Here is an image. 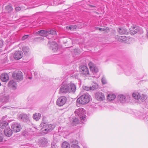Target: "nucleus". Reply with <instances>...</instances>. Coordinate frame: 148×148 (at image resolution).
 Segmentation results:
<instances>
[{
    "label": "nucleus",
    "instance_id": "2eb2a0df",
    "mask_svg": "<svg viewBox=\"0 0 148 148\" xmlns=\"http://www.w3.org/2000/svg\"><path fill=\"white\" fill-rule=\"evenodd\" d=\"M40 145L42 147H45L48 143L47 140L44 138H40L38 142Z\"/></svg>",
    "mask_w": 148,
    "mask_h": 148
},
{
    "label": "nucleus",
    "instance_id": "6e6552de",
    "mask_svg": "<svg viewBox=\"0 0 148 148\" xmlns=\"http://www.w3.org/2000/svg\"><path fill=\"white\" fill-rule=\"evenodd\" d=\"M95 98L98 101H102L105 99V97L103 93L101 92H97L95 94Z\"/></svg>",
    "mask_w": 148,
    "mask_h": 148
},
{
    "label": "nucleus",
    "instance_id": "b1692460",
    "mask_svg": "<svg viewBox=\"0 0 148 148\" xmlns=\"http://www.w3.org/2000/svg\"><path fill=\"white\" fill-rule=\"evenodd\" d=\"M8 125V122L5 121L1 120L0 121V128L3 129L6 127Z\"/></svg>",
    "mask_w": 148,
    "mask_h": 148
},
{
    "label": "nucleus",
    "instance_id": "393cba45",
    "mask_svg": "<svg viewBox=\"0 0 148 148\" xmlns=\"http://www.w3.org/2000/svg\"><path fill=\"white\" fill-rule=\"evenodd\" d=\"M71 124L73 126L76 125L79 123L78 119L75 117L73 118L70 121Z\"/></svg>",
    "mask_w": 148,
    "mask_h": 148
},
{
    "label": "nucleus",
    "instance_id": "a211bd4d",
    "mask_svg": "<svg viewBox=\"0 0 148 148\" xmlns=\"http://www.w3.org/2000/svg\"><path fill=\"white\" fill-rule=\"evenodd\" d=\"M1 79L3 82H6L9 79L8 75L6 73H2L1 76Z\"/></svg>",
    "mask_w": 148,
    "mask_h": 148
},
{
    "label": "nucleus",
    "instance_id": "de8ad7c7",
    "mask_svg": "<svg viewBox=\"0 0 148 148\" xmlns=\"http://www.w3.org/2000/svg\"><path fill=\"white\" fill-rule=\"evenodd\" d=\"M3 140V138L1 137L0 136V142L2 141Z\"/></svg>",
    "mask_w": 148,
    "mask_h": 148
},
{
    "label": "nucleus",
    "instance_id": "c756f323",
    "mask_svg": "<svg viewBox=\"0 0 148 148\" xmlns=\"http://www.w3.org/2000/svg\"><path fill=\"white\" fill-rule=\"evenodd\" d=\"M140 93L138 92H134L132 95V97L136 99H138L140 98Z\"/></svg>",
    "mask_w": 148,
    "mask_h": 148
},
{
    "label": "nucleus",
    "instance_id": "c03bdc74",
    "mask_svg": "<svg viewBox=\"0 0 148 148\" xmlns=\"http://www.w3.org/2000/svg\"><path fill=\"white\" fill-rule=\"evenodd\" d=\"M3 45V41L1 40H0V48L2 47Z\"/></svg>",
    "mask_w": 148,
    "mask_h": 148
},
{
    "label": "nucleus",
    "instance_id": "37998d69",
    "mask_svg": "<svg viewBox=\"0 0 148 148\" xmlns=\"http://www.w3.org/2000/svg\"><path fill=\"white\" fill-rule=\"evenodd\" d=\"M21 10V8L19 7H16L15 8V10L17 12L20 10Z\"/></svg>",
    "mask_w": 148,
    "mask_h": 148
},
{
    "label": "nucleus",
    "instance_id": "4468645a",
    "mask_svg": "<svg viewBox=\"0 0 148 148\" xmlns=\"http://www.w3.org/2000/svg\"><path fill=\"white\" fill-rule=\"evenodd\" d=\"M130 96L128 95L126 97L125 95H119L117 98L119 100L121 103H123L125 102L127 99L130 98Z\"/></svg>",
    "mask_w": 148,
    "mask_h": 148
},
{
    "label": "nucleus",
    "instance_id": "603ef678",
    "mask_svg": "<svg viewBox=\"0 0 148 148\" xmlns=\"http://www.w3.org/2000/svg\"><path fill=\"white\" fill-rule=\"evenodd\" d=\"M147 38H148V30L147 29Z\"/></svg>",
    "mask_w": 148,
    "mask_h": 148
},
{
    "label": "nucleus",
    "instance_id": "412c9836",
    "mask_svg": "<svg viewBox=\"0 0 148 148\" xmlns=\"http://www.w3.org/2000/svg\"><path fill=\"white\" fill-rule=\"evenodd\" d=\"M36 34H39L42 36H46L48 35V32L44 30H41L36 33Z\"/></svg>",
    "mask_w": 148,
    "mask_h": 148
},
{
    "label": "nucleus",
    "instance_id": "49530a36",
    "mask_svg": "<svg viewBox=\"0 0 148 148\" xmlns=\"http://www.w3.org/2000/svg\"><path fill=\"white\" fill-rule=\"evenodd\" d=\"M56 146V145L55 144H51V147L52 148H55V147Z\"/></svg>",
    "mask_w": 148,
    "mask_h": 148
},
{
    "label": "nucleus",
    "instance_id": "cd10ccee",
    "mask_svg": "<svg viewBox=\"0 0 148 148\" xmlns=\"http://www.w3.org/2000/svg\"><path fill=\"white\" fill-rule=\"evenodd\" d=\"M117 30L119 33L121 34H125L127 32V30L123 28H119Z\"/></svg>",
    "mask_w": 148,
    "mask_h": 148
},
{
    "label": "nucleus",
    "instance_id": "a878e982",
    "mask_svg": "<svg viewBox=\"0 0 148 148\" xmlns=\"http://www.w3.org/2000/svg\"><path fill=\"white\" fill-rule=\"evenodd\" d=\"M133 30L134 31L135 33L138 32L141 34L143 33V32L142 28L139 27H134L133 28Z\"/></svg>",
    "mask_w": 148,
    "mask_h": 148
},
{
    "label": "nucleus",
    "instance_id": "aec40b11",
    "mask_svg": "<svg viewBox=\"0 0 148 148\" xmlns=\"http://www.w3.org/2000/svg\"><path fill=\"white\" fill-rule=\"evenodd\" d=\"M9 86L13 89H15L16 88V84L13 80L10 81L8 83Z\"/></svg>",
    "mask_w": 148,
    "mask_h": 148
},
{
    "label": "nucleus",
    "instance_id": "bb28decb",
    "mask_svg": "<svg viewBox=\"0 0 148 148\" xmlns=\"http://www.w3.org/2000/svg\"><path fill=\"white\" fill-rule=\"evenodd\" d=\"M115 37L116 39H118V40L120 42H124L127 40V38L125 36H116Z\"/></svg>",
    "mask_w": 148,
    "mask_h": 148
},
{
    "label": "nucleus",
    "instance_id": "58836bf2",
    "mask_svg": "<svg viewBox=\"0 0 148 148\" xmlns=\"http://www.w3.org/2000/svg\"><path fill=\"white\" fill-rule=\"evenodd\" d=\"M83 88L84 90L86 91L91 90V87L84 86H83Z\"/></svg>",
    "mask_w": 148,
    "mask_h": 148
},
{
    "label": "nucleus",
    "instance_id": "f03ea898",
    "mask_svg": "<svg viewBox=\"0 0 148 148\" xmlns=\"http://www.w3.org/2000/svg\"><path fill=\"white\" fill-rule=\"evenodd\" d=\"M41 127V130L43 133L47 134L48 132L52 130L54 128L55 126L53 125L49 124L42 122L40 125Z\"/></svg>",
    "mask_w": 148,
    "mask_h": 148
},
{
    "label": "nucleus",
    "instance_id": "a19ab883",
    "mask_svg": "<svg viewBox=\"0 0 148 148\" xmlns=\"http://www.w3.org/2000/svg\"><path fill=\"white\" fill-rule=\"evenodd\" d=\"M71 148H80L76 144H73L71 146Z\"/></svg>",
    "mask_w": 148,
    "mask_h": 148
},
{
    "label": "nucleus",
    "instance_id": "f3484780",
    "mask_svg": "<svg viewBox=\"0 0 148 148\" xmlns=\"http://www.w3.org/2000/svg\"><path fill=\"white\" fill-rule=\"evenodd\" d=\"M4 133L6 136L10 137L12 135V132L10 127H7L4 130Z\"/></svg>",
    "mask_w": 148,
    "mask_h": 148
},
{
    "label": "nucleus",
    "instance_id": "6ab92c4d",
    "mask_svg": "<svg viewBox=\"0 0 148 148\" xmlns=\"http://www.w3.org/2000/svg\"><path fill=\"white\" fill-rule=\"evenodd\" d=\"M116 97V95L114 94L110 93L108 95L107 99L108 101H111L114 100Z\"/></svg>",
    "mask_w": 148,
    "mask_h": 148
},
{
    "label": "nucleus",
    "instance_id": "864d4df0",
    "mask_svg": "<svg viewBox=\"0 0 148 148\" xmlns=\"http://www.w3.org/2000/svg\"><path fill=\"white\" fill-rule=\"evenodd\" d=\"M93 77H96L97 78H98L99 77L98 76H95V75L93 76Z\"/></svg>",
    "mask_w": 148,
    "mask_h": 148
},
{
    "label": "nucleus",
    "instance_id": "4c0bfd02",
    "mask_svg": "<svg viewBox=\"0 0 148 148\" xmlns=\"http://www.w3.org/2000/svg\"><path fill=\"white\" fill-rule=\"evenodd\" d=\"M48 34H51L52 35H55L56 34V32L53 29H51L48 31Z\"/></svg>",
    "mask_w": 148,
    "mask_h": 148
},
{
    "label": "nucleus",
    "instance_id": "3c124183",
    "mask_svg": "<svg viewBox=\"0 0 148 148\" xmlns=\"http://www.w3.org/2000/svg\"><path fill=\"white\" fill-rule=\"evenodd\" d=\"M99 29L100 30H104V29H103V28H100Z\"/></svg>",
    "mask_w": 148,
    "mask_h": 148
},
{
    "label": "nucleus",
    "instance_id": "7c9ffc66",
    "mask_svg": "<svg viewBox=\"0 0 148 148\" xmlns=\"http://www.w3.org/2000/svg\"><path fill=\"white\" fill-rule=\"evenodd\" d=\"M77 27V26L75 25H71L70 26H67L66 27V29H69L72 31L74 29H76Z\"/></svg>",
    "mask_w": 148,
    "mask_h": 148
},
{
    "label": "nucleus",
    "instance_id": "7ed1b4c3",
    "mask_svg": "<svg viewBox=\"0 0 148 148\" xmlns=\"http://www.w3.org/2000/svg\"><path fill=\"white\" fill-rule=\"evenodd\" d=\"M91 99V96L88 94H84L77 99V102L80 104H86L90 101Z\"/></svg>",
    "mask_w": 148,
    "mask_h": 148
},
{
    "label": "nucleus",
    "instance_id": "2f4dec72",
    "mask_svg": "<svg viewBox=\"0 0 148 148\" xmlns=\"http://www.w3.org/2000/svg\"><path fill=\"white\" fill-rule=\"evenodd\" d=\"M9 97L8 95H4L3 97L2 101L3 102H7L9 101Z\"/></svg>",
    "mask_w": 148,
    "mask_h": 148
},
{
    "label": "nucleus",
    "instance_id": "4be33fe9",
    "mask_svg": "<svg viewBox=\"0 0 148 148\" xmlns=\"http://www.w3.org/2000/svg\"><path fill=\"white\" fill-rule=\"evenodd\" d=\"M19 119L22 121H25L28 120V117L27 115L25 114H21L18 117Z\"/></svg>",
    "mask_w": 148,
    "mask_h": 148
},
{
    "label": "nucleus",
    "instance_id": "72a5a7b5",
    "mask_svg": "<svg viewBox=\"0 0 148 148\" xmlns=\"http://www.w3.org/2000/svg\"><path fill=\"white\" fill-rule=\"evenodd\" d=\"M22 50L24 53L25 54H27L29 51V48L27 47L26 46L23 47L22 48Z\"/></svg>",
    "mask_w": 148,
    "mask_h": 148
},
{
    "label": "nucleus",
    "instance_id": "9b49d317",
    "mask_svg": "<svg viewBox=\"0 0 148 148\" xmlns=\"http://www.w3.org/2000/svg\"><path fill=\"white\" fill-rule=\"evenodd\" d=\"M48 45L53 51H55L58 50V44L55 42L53 41L51 42V41H49Z\"/></svg>",
    "mask_w": 148,
    "mask_h": 148
},
{
    "label": "nucleus",
    "instance_id": "ea45409f",
    "mask_svg": "<svg viewBox=\"0 0 148 148\" xmlns=\"http://www.w3.org/2000/svg\"><path fill=\"white\" fill-rule=\"evenodd\" d=\"M101 82L103 84H105L107 83V82L106 79L104 77H103L102 78Z\"/></svg>",
    "mask_w": 148,
    "mask_h": 148
},
{
    "label": "nucleus",
    "instance_id": "0eeeda50",
    "mask_svg": "<svg viewBox=\"0 0 148 148\" xmlns=\"http://www.w3.org/2000/svg\"><path fill=\"white\" fill-rule=\"evenodd\" d=\"M88 66L90 71L93 73V75L98 72L99 70L95 64L91 62L89 63Z\"/></svg>",
    "mask_w": 148,
    "mask_h": 148
},
{
    "label": "nucleus",
    "instance_id": "8fccbe9b",
    "mask_svg": "<svg viewBox=\"0 0 148 148\" xmlns=\"http://www.w3.org/2000/svg\"><path fill=\"white\" fill-rule=\"evenodd\" d=\"M84 148H88V147L86 145H85L84 146Z\"/></svg>",
    "mask_w": 148,
    "mask_h": 148
},
{
    "label": "nucleus",
    "instance_id": "13d9d810",
    "mask_svg": "<svg viewBox=\"0 0 148 148\" xmlns=\"http://www.w3.org/2000/svg\"><path fill=\"white\" fill-rule=\"evenodd\" d=\"M75 143H76V144H77V143H78L77 142H75Z\"/></svg>",
    "mask_w": 148,
    "mask_h": 148
},
{
    "label": "nucleus",
    "instance_id": "f8f14e48",
    "mask_svg": "<svg viewBox=\"0 0 148 148\" xmlns=\"http://www.w3.org/2000/svg\"><path fill=\"white\" fill-rule=\"evenodd\" d=\"M23 56V53L21 51H16L14 54V58L16 60H18Z\"/></svg>",
    "mask_w": 148,
    "mask_h": 148
},
{
    "label": "nucleus",
    "instance_id": "423d86ee",
    "mask_svg": "<svg viewBox=\"0 0 148 148\" xmlns=\"http://www.w3.org/2000/svg\"><path fill=\"white\" fill-rule=\"evenodd\" d=\"M67 98L65 97L61 96L57 99L56 104L59 106H62L65 104Z\"/></svg>",
    "mask_w": 148,
    "mask_h": 148
},
{
    "label": "nucleus",
    "instance_id": "c85d7f7f",
    "mask_svg": "<svg viewBox=\"0 0 148 148\" xmlns=\"http://www.w3.org/2000/svg\"><path fill=\"white\" fill-rule=\"evenodd\" d=\"M41 114L40 113H36L33 114V118L36 121L39 120L41 117Z\"/></svg>",
    "mask_w": 148,
    "mask_h": 148
},
{
    "label": "nucleus",
    "instance_id": "6e6d98bb",
    "mask_svg": "<svg viewBox=\"0 0 148 148\" xmlns=\"http://www.w3.org/2000/svg\"><path fill=\"white\" fill-rule=\"evenodd\" d=\"M7 108V107H3V108L4 109H5V108Z\"/></svg>",
    "mask_w": 148,
    "mask_h": 148
},
{
    "label": "nucleus",
    "instance_id": "a18cd8bd",
    "mask_svg": "<svg viewBox=\"0 0 148 148\" xmlns=\"http://www.w3.org/2000/svg\"><path fill=\"white\" fill-rule=\"evenodd\" d=\"M125 74L127 75H129L131 73V72H129V71L127 72V71H125Z\"/></svg>",
    "mask_w": 148,
    "mask_h": 148
},
{
    "label": "nucleus",
    "instance_id": "473e14b6",
    "mask_svg": "<svg viewBox=\"0 0 148 148\" xmlns=\"http://www.w3.org/2000/svg\"><path fill=\"white\" fill-rule=\"evenodd\" d=\"M62 148H70L69 144L66 142H64L62 143Z\"/></svg>",
    "mask_w": 148,
    "mask_h": 148
},
{
    "label": "nucleus",
    "instance_id": "e433bc0d",
    "mask_svg": "<svg viewBox=\"0 0 148 148\" xmlns=\"http://www.w3.org/2000/svg\"><path fill=\"white\" fill-rule=\"evenodd\" d=\"M98 87V85L97 84L94 83L92 86L91 87V90H93L97 89Z\"/></svg>",
    "mask_w": 148,
    "mask_h": 148
},
{
    "label": "nucleus",
    "instance_id": "f704fd0d",
    "mask_svg": "<svg viewBox=\"0 0 148 148\" xmlns=\"http://www.w3.org/2000/svg\"><path fill=\"white\" fill-rule=\"evenodd\" d=\"M147 98V95L144 94H140V98H139L141 101H144Z\"/></svg>",
    "mask_w": 148,
    "mask_h": 148
},
{
    "label": "nucleus",
    "instance_id": "f257e3e1",
    "mask_svg": "<svg viewBox=\"0 0 148 148\" xmlns=\"http://www.w3.org/2000/svg\"><path fill=\"white\" fill-rule=\"evenodd\" d=\"M75 115L79 117L82 124H84L86 121L85 111L84 108H79L76 110L74 112Z\"/></svg>",
    "mask_w": 148,
    "mask_h": 148
},
{
    "label": "nucleus",
    "instance_id": "9d476101",
    "mask_svg": "<svg viewBox=\"0 0 148 148\" xmlns=\"http://www.w3.org/2000/svg\"><path fill=\"white\" fill-rule=\"evenodd\" d=\"M11 127L14 132H18L21 129V125L19 124L16 123H13Z\"/></svg>",
    "mask_w": 148,
    "mask_h": 148
},
{
    "label": "nucleus",
    "instance_id": "dca6fc26",
    "mask_svg": "<svg viewBox=\"0 0 148 148\" xmlns=\"http://www.w3.org/2000/svg\"><path fill=\"white\" fill-rule=\"evenodd\" d=\"M135 116L138 119H145L146 117L145 113L137 112L135 113Z\"/></svg>",
    "mask_w": 148,
    "mask_h": 148
},
{
    "label": "nucleus",
    "instance_id": "09e8293b",
    "mask_svg": "<svg viewBox=\"0 0 148 148\" xmlns=\"http://www.w3.org/2000/svg\"><path fill=\"white\" fill-rule=\"evenodd\" d=\"M148 121V116L147 117L146 119L145 120V122H147Z\"/></svg>",
    "mask_w": 148,
    "mask_h": 148
},
{
    "label": "nucleus",
    "instance_id": "79ce46f5",
    "mask_svg": "<svg viewBox=\"0 0 148 148\" xmlns=\"http://www.w3.org/2000/svg\"><path fill=\"white\" fill-rule=\"evenodd\" d=\"M29 35H26L24 36L22 38V40H24L26 39L27 38L29 37Z\"/></svg>",
    "mask_w": 148,
    "mask_h": 148
},
{
    "label": "nucleus",
    "instance_id": "39448f33",
    "mask_svg": "<svg viewBox=\"0 0 148 148\" xmlns=\"http://www.w3.org/2000/svg\"><path fill=\"white\" fill-rule=\"evenodd\" d=\"M12 76L14 79L18 81H21L23 79V73L21 71L13 72Z\"/></svg>",
    "mask_w": 148,
    "mask_h": 148
},
{
    "label": "nucleus",
    "instance_id": "5701e85b",
    "mask_svg": "<svg viewBox=\"0 0 148 148\" xmlns=\"http://www.w3.org/2000/svg\"><path fill=\"white\" fill-rule=\"evenodd\" d=\"M32 131L31 129L30 128L29 129H25V130H24L22 134L24 136L26 137L27 136L32 134L31 133V132Z\"/></svg>",
    "mask_w": 148,
    "mask_h": 148
},
{
    "label": "nucleus",
    "instance_id": "20e7f679",
    "mask_svg": "<svg viewBox=\"0 0 148 148\" xmlns=\"http://www.w3.org/2000/svg\"><path fill=\"white\" fill-rule=\"evenodd\" d=\"M69 87L68 83L66 81L63 82L60 88V92L62 93H68V91L70 90L68 89Z\"/></svg>",
    "mask_w": 148,
    "mask_h": 148
},
{
    "label": "nucleus",
    "instance_id": "1a4fd4ad",
    "mask_svg": "<svg viewBox=\"0 0 148 148\" xmlns=\"http://www.w3.org/2000/svg\"><path fill=\"white\" fill-rule=\"evenodd\" d=\"M79 71L82 74L86 75L89 73L88 69L85 66H81L79 67Z\"/></svg>",
    "mask_w": 148,
    "mask_h": 148
},
{
    "label": "nucleus",
    "instance_id": "5fc2aeb1",
    "mask_svg": "<svg viewBox=\"0 0 148 148\" xmlns=\"http://www.w3.org/2000/svg\"><path fill=\"white\" fill-rule=\"evenodd\" d=\"M61 129V127H59L58 128V130H60Z\"/></svg>",
    "mask_w": 148,
    "mask_h": 148
},
{
    "label": "nucleus",
    "instance_id": "4d7b16f0",
    "mask_svg": "<svg viewBox=\"0 0 148 148\" xmlns=\"http://www.w3.org/2000/svg\"><path fill=\"white\" fill-rule=\"evenodd\" d=\"M82 27V26H81V27H78L79 28H81Z\"/></svg>",
    "mask_w": 148,
    "mask_h": 148
},
{
    "label": "nucleus",
    "instance_id": "bf43d9fd",
    "mask_svg": "<svg viewBox=\"0 0 148 148\" xmlns=\"http://www.w3.org/2000/svg\"><path fill=\"white\" fill-rule=\"evenodd\" d=\"M29 78L30 79H31L32 78H31V77H29Z\"/></svg>",
    "mask_w": 148,
    "mask_h": 148
},
{
    "label": "nucleus",
    "instance_id": "c9c22d12",
    "mask_svg": "<svg viewBox=\"0 0 148 148\" xmlns=\"http://www.w3.org/2000/svg\"><path fill=\"white\" fill-rule=\"evenodd\" d=\"M5 9L8 12H11L13 10L12 7L10 5H7L6 6Z\"/></svg>",
    "mask_w": 148,
    "mask_h": 148
},
{
    "label": "nucleus",
    "instance_id": "ddd939ff",
    "mask_svg": "<svg viewBox=\"0 0 148 148\" xmlns=\"http://www.w3.org/2000/svg\"><path fill=\"white\" fill-rule=\"evenodd\" d=\"M68 89L70 90L68 91V93L71 92H74L76 90V86L75 84L71 82L68 83Z\"/></svg>",
    "mask_w": 148,
    "mask_h": 148
}]
</instances>
